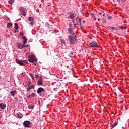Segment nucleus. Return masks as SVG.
I'll list each match as a JSON object with an SVG mask.
<instances>
[{
  "instance_id": "18",
  "label": "nucleus",
  "mask_w": 129,
  "mask_h": 129,
  "mask_svg": "<svg viewBox=\"0 0 129 129\" xmlns=\"http://www.w3.org/2000/svg\"><path fill=\"white\" fill-rule=\"evenodd\" d=\"M23 44L24 45H25V44L27 43L28 39L26 38V37H23Z\"/></svg>"
},
{
  "instance_id": "7",
  "label": "nucleus",
  "mask_w": 129,
  "mask_h": 129,
  "mask_svg": "<svg viewBox=\"0 0 129 129\" xmlns=\"http://www.w3.org/2000/svg\"><path fill=\"white\" fill-rule=\"evenodd\" d=\"M18 47L19 49H22L23 48H25L26 47H28V45H25V44L23 45L21 43H18L17 44Z\"/></svg>"
},
{
  "instance_id": "8",
  "label": "nucleus",
  "mask_w": 129,
  "mask_h": 129,
  "mask_svg": "<svg viewBox=\"0 0 129 129\" xmlns=\"http://www.w3.org/2000/svg\"><path fill=\"white\" fill-rule=\"evenodd\" d=\"M26 96L28 98H32V97H35V96H36V93H32L30 95L27 94Z\"/></svg>"
},
{
  "instance_id": "26",
  "label": "nucleus",
  "mask_w": 129,
  "mask_h": 129,
  "mask_svg": "<svg viewBox=\"0 0 129 129\" xmlns=\"http://www.w3.org/2000/svg\"><path fill=\"white\" fill-rule=\"evenodd\" d=\"M69 28H72V23L70 22L69 23Z\"/></svg>"
},
{
  "instance_id": "3",
  "label": "nucleus",
  "mask_w": 129,
  "mask_h": 129,
  "mask_svg": "<svg viewBox=\"0 0 129 129\" xmlns=\"http://www.w3.org/2000/svg\"><path fill=\"white\" fill-rule=\"evenodd\" d=\"M20 13L22 16H26L27 15V12H26V10H25V8L24 7H21L20 9Z\"/></svg>"
},
{
  "instance_id": "10",
  "label": "nucleus",
  "mask_w": 129,
  "mask_h": 129,
  "mask_svg": "<svg viewBox=\"0 0 129 129\" xmlns=\"http://www.w3.org/2000/svg\"><path fill=\"white\" fill-rule=\"evenodd\" d=\"M37 85H43V80L42 78L38 79L37 81Z\"/></svg>"
},
{
  "instance_id": "32",
  "label": "nucleus",
  "mask_w": 129,
  "mask_h": 129,
  "mask_svg": "<svg viewBox=\"0 0 129 129\" xmlns=\"http://www.w3.org/2000/svg\"><path fill=\"white\" fill-rule=\"evenodd\" d=\"M30 25H31V26H33V25H34V21H31L30 22Z\"/></svg>"
},
{
  "instance_id": "1",
  "label": "nucleus",
  "mask_w": 129,
  "mask_h": 129,
  "mask_svg": "<svg viewBox=\"0 0 129 129\" xmlns=\"http://www.w3.org/2000/svg\"><path fill=\"white\" fill-rule=\"evenodd\" d=\"M69 41L72 45L75 44L77 42V39H76V35L73 34V35L68 36Z\"/></svg>"
},
{
  "instance_id": "15",
  "label": "nucleus",
  "mask_w": 129,
  "mask_h": 129,
  "mask_svg": "<svg viewBox=\"0 0 129 129\" xmlns=\"http://www.w3.org/2000/svg\"><path fill=\"white\" fill-rule=\"evenodd\" d=\"M17 117L18 118H23V114H22L21 113H18L17 114Z\"/></svg>"
},
{
  "instance_id": "38",
  "label": "nucleus",
  "mask_w": 129,
  "mask_h": 129,
  "mask_svg": "<svg viewBox=\"0 0 129 129\" xmlns=\"http://www.w3.org/2000/svg\"><path fill=\"white\" fill-rule=\"evenodd\" d=\"M103 16L104 17L105 16V14H103Z\"/></svg>"
},
{
  "instance_id": "34",
  "label": "nucleus",
  "mask_w": 129,
  "mask_h": 129,
  "mask_svg": "<svg viewBox=\"0 0 129 129\" xmlns=\"http://www.w3.org/2000/svg\"><path fill=\"white\" fill-rule=\"evenodd\" d=\"M47 25H49V24L48 23V22H46V23H45V26H47Z\"/></svg>"
},
{
  "instance_id": "41",
  "label": "nucleus",
  "mask_w": 129,
  "mask_h": 129,
  "mask_svg": "<svg viewBox=\"0 0 129 129\" xmlns=\"http://www.w3.org/2000/svg\"><path fill=\"white\" fill-rule=\"evenodd\" d=\"M104 22H106V21L105 20H104Z\"/></svg>"
},
{
  "instance_id": "36",
  "label": "nucleus",
  "mask_w": 129,
  "mask_h": 129,
  "mask_svg": "<svg viewBox=\"0 0 129 129\" xmlns=\"http://www.w3.org/2000/svg\"><path fill=\"white\" fill-rule=\"evenodd\" d=\"M117 2H118L119 3H120V1H119V0H117Z\"/></svg>"
},
{
  "instance_id": "43",
  "label": "nucleus",
  "mask_w": 129,
  "mask_h": 129,
  "mask_svg": "<svg viewBox=\"0 0 129 129\" xmlns=\"http://www.w3.org/2000/svg\"><path fill=\"white\" fill-rule=\"evenodd\" d=\"M86 1H88V0H86Z\"/></svg>"
},
{
  "instance_id": "23",
  "label": "nucleus",
  "mask_w": 129,
  "mask_h": 129,
  "mask_svg": "<svg viewBox=\"0 0 129 129\" xmlns=\"http://www.w3.org/2000/svg\"><path fill=\"white\" fill-rule=\"evenodd\" d=\"M60 42L61 43V44H65V40L62 38L60 39Z\"/></svg>"
},
{
  "instance_id": "39",
  "label": "nucleus",
  "mask_w": 129,
  "mask_h": 129,
  "mask_svg": "<svg viewBox=\"0 0 129 129\" xmlns=\"http://www.w3.org/2000/svg\"><path fill=\"white\" fill-rule=\"evenodd\" d=\"M98 21H100V19L98 18Z\"/></svg>"
},
{
  "instance_id": "11",
  "label": "nucleus",
  "mask_w": 129,
  "mask_h": 129,
  "mask_svg": "<svg viewBox=\"0 0 129 129\" xmlns=\"http://www.w3.org/2000/svg\"><path fill=\"white\" fill-rule=\"evenodd\" d=\"M73 22L75 25H81V22L80 21L79 23H78V22H77V19H74Z\"/></svg>"
},
{
  "instance_id": "30",
  "label": "nucleus",
  "mask_w": 129,
  "mask_h": 129,
  "mask_svg": "<svg viewBox=\"0 0 129 129\" xmlns=\"http://www.w3.org/2000/svg\"><path fill=\"white\" fill-rule=\"evenodd\" d=\"M92 18L94 20H96V18L95 17V16L94 15V14H93V16H92Z\"/></svg>"
},
{
  "instance_id": "12",
  "label": "nucleus",
  "mask_w": 129,
  "mask_h": 129,
  "mask_svg": "<svg viewBox=\"0 0 129 129\" xmlns=\"http://www.w3.org/2000/svg\"><path fill=\"white\" fill-rule=\"evenodd\" d=\"M16 62L17 64H19V65H20L21 66H24V65H25L24 61H23L17 60Z\"/></svg>"
},
{
  "instance_id": "28",
  "label": "nucleus",
  "mask_w": 129,
  "mask_h": 129,
  "mask_svg": "<svg viewBox=\"0 0 129 129\" xmlns=\"http://www.w3.org/2000/svg\"><path fill=\"white\" fill-rule=\"evenodd\" d=\"M108 20H111L112 19V17L111 16H108Z\"/></svg>"
},
{
  "instance_id": "6",
  "label": "nucleus",
  "mask_w": 129,
  "mask_h": 129,
  "mask_svg": "<svg viewBox=\"0 0 129 129\" xmlns=\"http://www.w3.org/2000/svg\"><path fill=\"white\" fill-rule=\"evenodd\" d=\"M68 31V32H69V33L70 34V35H72V36H73V35H75L74 32H73V27H69Z\"/></svg>"
},
{
  "instance_id": "40",
  "label": "nucleus",
  "mask_w": 129,
  "mask_h": 129,
  "mask_svg": "<svg viewBox=\"0 0 129 129\" xmlns=\"http://www.w3.org/2000/svg\"><path fill=\"white\" fill-rule=\"evenodd\" d=\"M114 27H112V30H114Z\"/></svg>"
},
{
  "instance_id": "5",
  "label": "nucleus",
  "mask_w": 129,
  "mask_h": 129,
  "mask_svg": "<svg viewBox=\"0 0 129 129\" xmlns=\"http://www.w3.org/2000/svg\"><path fill=\"white\" fill-rule=\"evenodd\" d=\"M45 91V89L43 88L42 87H40L37 89V93L38 94L42 93V92Z\"/></svg>"
},
{
  "instance_id": "22",
  "label": "nucleus",
  "mask_w": 129,
  "mask_h": 129,
  "mask_svg": "<svg viewBox=\"0 0 129 129\" xmlns=\"http://www.w3.org/2000/svg\"><path fill=\"white\" fill-rule=\"evenodd\" d=\"M34 107H35V105H32V106L28 105V108L29 109H33L34 108Z\"/></svg>"
},
{
  "instance_id": "9",
  "label": "nucleus",
  "mask_w": 129,
  "mask_h": 129,
  "mask_svg": "<svg viewBox=\"0 0 129 129\" xmlns=\"http://www.w3.org/2000/svg\"><path fill=\"white\" fill-rule=\"evenodd\" d=\"M34 88H35V85H32L29 86L27 88V91H30L31 89H34Z\"/></svg>"
},
{
  "instance_id": "29",
  "label": "nucleus",
  "mask_w": 129,
  "mask_h": 129,
  "mask_svg": "<svg viewBox=\"0 0 129 129\" xmlns=\"http://www.w3.org/2000/svg\"><path fill=\"white\" fill-rule=\"evenodd\" d=\"M120 29H121V30H123V29H126V27H122V26H121L120 27Z\"/></svg>"
},
{
  "instance_id": "21",
  "label": "nucleus",
  "mask_w": 129,
  "mask_h": 129,
  "mask_svg": "<svg viewBox=\"0 0 129 129\" xmlns=\"http://www.w3.org/2000/svg\"><path fill=\"white\" fill-rule=\"evenodd\" d=\"M14 25H15L14 28L16 31H17V30H18L19 29V27L18 26V24L15 23Z\"/></svg>"
},
{
  "instance_id": "42",
  "label": "nucleus",
  "mask_w": 129,
  "mask_h": 129,
  "mask_svg": "<svg viewBox=\"0 0 129 129\" xmlns=\"http://www.w3.org/2000/svg\"><path fill=\"white\" fill-rule=\"evenodd\" d=\"M0 43H1V39H0Z\"/></svg>"
},
{
  "instance_id": "19",
  "label": "nucleus",
  "mask_w": 129,
  "mask_h": 129,
  "mask_svg": "<svg viewBox=\"0 0 129 129\" xmlns=\"http://www.w3.org/2000/svg\"><path fill=\"white\" fill-rule=\"evenodd\" d=\"M28 20L30 22H33V21H34V18L31 17H29L28 18Z\"/></svg>"
},
{
  "instance_id": "4",
  "label": "nucleus",
  "mask_w": 129,
  "mask_h": 129,
  "mask_svg": "<svg viewBox=\"0 0 129 129\" xmlns=\"http://www.w3.org/2000/svg\"><path fill=\"white\" fill-rule=\"evenodd\" d=\"M89 45L92 48H97L98 47L97 43L95 42H92Z\"/></svg>"
},
{
  "instance_id": "13",
  "label": "nucleus",
  "mask_w": 129,
  "mask_h": 129,
  "mask_svg": "<svg viewBox=\"0 0 129 129\" xmlns=\"http://www.w3.org/2000/svg\"><path fill=\"white\" fill-rule=\"evenodd\" d=\"M28 61L30 63H34L35 61V62H37V59H35L34 58H29L28 59Z\"/></svg>"
},
{
  "instance_id": "35",
  "label": "nucleus",
  "mask_w": 129,
  "mask_h": 129,
  "mask_svg": "<svg viewBox=\"0 0 129 129\" xmlns=\"http://www.w3.org/2000/svg\"><path fill=\"white\" fill-rule=\"evenodd\" d=\"M100 16H102V14L101 13H99Z\"/></svg>"
},
{
  "instance_id": "33",
  "label": "nucleus",
  "mask_w": 129,
  "mask_h": 129,
  "mask_svg": "<svg viewBox=\"0 0 129 129\" xmlns=\"http://www.w3.org/2000/svg\"><path fill=\"white\" fill-rule=\"evenodd\" d=\"M14 99L15 100V101H18V98H14Z\"/></svg>"
},
{
  "instance_id": "25",
  "label": "nucleus",
  "mask_w": 129,
  "mask_h": 129,
  "mask_svg": "<svg viewBox=\"0 0 129 129\" xmlns=\"http://www.w3.org/2000/svg\"><path fill=\"white\" fill-rule=\"evenodd\" d=\"M117 124V122L115 121L114 123L112 125V127H115L116 126V125Z\"/></svg>"
},
{
  "instance_id": "20",
  "label": "nucleus",
  "mask_w": 129,
  "mask_h": 129,
  "mask_svg": "<svg viewBox=\"0 0 129 129\" xmlns=\"http://www.w3.org/2000/svg\"><path fill=\"white\" fill-rule=\"evenodd\" d=\"M13 26V23H8L7 24V27L8 28H11V27Z\"/></svg>"
},
{
  "instance_id": "27",
  "label": "nucleus",
  "mask_w": 129,
  "mask_h": 129,
  "mask_svg": "<svg viewBox=\"0 0 129 129\" xmlns=\"http://www.w3.org/2000/svg\"><path fill=\"white\" fill-rule=\"evenodd\" d=\"M31 83H32L31 82H27L28 86H30V85H31Z\"/></svg>"
},
{
  "instance_id": "17",
  "label": "nucleus",
  "mask_w": 129,
  "mask_h": 129,
  "mask_svg": "<svg viewBox=\"0 0 129 129\" xmlns=\"http://www.w3.org/2000/svg\"><path fill=\"white\" fill-rule=\"evenodd\" d=\"M69 14H70L69 18L70 19H73V16H74V13H71V12H69Z\"/></svg>"
},
{
  "instance_id": "24",
  "label": "nucleus",
  "mask_w": 129,
  "mask_h": 129,
  "mask_svg": "<svg viewBox=\"0 0 129 129\" xmlns=\"http://www.w3.org/2000/svg\"><path fill=\"white\" fill-rule=\"evenodd\" d=\"M15 0H9L8 3L9 4H10V5H12L13 3H14Z\"/></svg>"
},
{
  "instance_id": "31",
  "label": "nucleus",
  "mask_w": 129,
  "mask_h": 129,
  "mask_svg": "<svg viewBox=\"0 0 129 129\" xmlns=\"http://www.w3.org/2000/svg\"><path fill=\"white\" fill-rule=\"evenodd\" d=\"M30 76L32 78V79H34V76L32 75V74H30Z\"/></svg>"
},
{
  "instance_id": "2",
  "label": "nucleus",
  "mask_w": 129,
  "mask_h": 129,
  "mask_svg": "<svg viewBox=\"0 0 129 129\" xmlns=\"http://www.w3.org/2000/svg\"><path fill=\"white\" fill-rule=\"evenodd\" d=\"M23 126H24L25 128H31V127H32V123L29 121H25L23 122Z\"/></svg>"
},
{
  "instance_id": "16",
  "label": "nucleus",
  "mask_w": 129,
  "mask_h": 129,
  "mask_svg": "<svg viewBox=\"0 0 129 129\" xmlns=\"http://www.w3.org/2000/svg\"><path fill=\"white\" fill-rule=\"evenodd\" d=\"M17 92V91L14 90V91H10V94H11V95H12V96H15V95L16 94V93Z\"/></svg>"
},
{
  "instance_id": "14",
  "label": "nucleus",
  "mask_w": 129,
  "mask_h": 129,
  "mask_svg": "<svg viewBox=\"0 0 129 129\" xmlns=\"http://www.w3.org/2000/svg\"><path fill=\"white\" fill-rule=\"evenodd\" d=\"M0 108H1V109H5L6 108V104L4 103H1Z\"/></svg>"
},
{
  "instance_id": "37",
  "label": "nucleus",
  "mask_w": 129,
  "mask_h": 129,
  "mask_svg": "<svg viewBox=\"0 0 129 129\" xmlns=\"http://www.w3.org/2000/svg\"><path fill=\"white\" fill-rule=\"evenodd\" d=\"M122 2L123 3V2H125V0H122Z\"/></svg>"
}]
</instances>
